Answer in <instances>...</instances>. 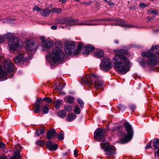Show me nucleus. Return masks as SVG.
Here are the masks:
<instances>
[{
  "mask_svg": "<svg viewBox=\"0 0 159 159\" xmlns=\"http://www.w3.org/2000/svg\"><path fill=\"white\" fill-rule=\"evenodd\" d=\"M113 51L117 56L113 59L114 67L120 74L124 75L130 70L131 67L130 63L125 56L127 51L123 49H116Z\"/></svg>",
  "mask_w": 159,
  "mask_h": 159,
  "instance_id": "obj_1",
  "label": "nucleus"
},
{
  "mask_svg": "<svg viewBox=\"0 0 159 159\" xmlns=\"http://www.w3.org/2000/svg\"><path fill=\"white\" fill-rule=\"evenodd\" d=\"M159 55L157 57L154 54L148 52H143L141 53V55L143 57H147L148 60L146 61L143 59H140L139 60V63L143 67H144L146 64L151 66H154L159 64V52L156 53Z\"/></svg>",
  "mask_w": 159,
  "mask_h": 159,
  "instance_id": "obj_2",
  "label": "nucleus"
},
{
  "mask_svg": "<svg viewBox=\"0 0 159 159\" xmlns=\"http://www.w3.org/2000/svg\"><path fill=\"white\" fill-rule=\"evenodd\" d=\"M65 54L62 50L59 47H56L52 50V52L47 56V60H52L54 63L61 61L64 58Z\"/></svg>",
  "mask_w": 159,
  "mask_h": 159,
  "instance_id": "obj_3",
  "label": "nucleus"
},
{
  "mask_svg": "<svg viewBox=\"0 0 159 159\" xmlns=\"http://www.w3.org/2000/svg\"><path fill=\"white\" fill-rule=\"evenodd\" d=\"M4 38L8 39V47L10 51H15L20 49L19 40L18 38L12 36L10 33L4 34Z\"/></svg>",
  "mask_w": 159,
  "mask_h": 159,
  "instance_id": "obj_4",
  "label": "nucleus"
},
{
  "mask_svg": "<svg viewBox=\"0 0 159 159\" xmlns=\"http://www.w3.org/2000/svg\"><path fill=\"white\" fill-rule=\"evenodd\" d=\"M82 44L79 43L77 47L78 50H75V42L70 41L66 43L64 47L65 51L66 54L68 56H70L73 53L74 55H78L82 48Z\"/></svg>",
  "mask_w": 159,
  "mask_h": 159,
  "instance_id": "obj_5",
  "label": "nucleus"
},
{
  "mask_svg": "<svg viewBox=\"0 0 159 159\" xmlns=\"http://www.w3.org/2000/svg\"><path fill=\"white\" fill-rule=\"evenodd\" d=\"M124 126L127 133H121L119 135V137L120 140L123 143H126L131 139L133 135V131L132 126L129 123H125Z\"/></svg>",
  "mask_w": 159,
  "mask_h": 159,
  "instance_id": "obj_6",
  "label": "nucleus"
},
{
  "mask_svg": "<svg viewBox=\"0 0 159 159\" xmlns=\"http://www.w3.org/2000/svg\"><path fill=\"white\" fill-rule=\"evenodd\" d=\"M83 81L88 85L93 84H94L96 89H98L103 84L102 81L99 80L98 77L94 75H92L90 76H86L85 78L83 79Z\"/></svg>",
  "mask_w": 159,
  "mask_h": 159,
  "instance_id": "obj_7",
  "label": "nucleus"
},
{
  "mask_svg": "<svg viewBox=\"0 0 159 159\" xmlns=\"http://www.w3.org/2000/svg\"><path fill=\"white\" fill-rule=\"evenodd\" d=\"M100 146L102 149L104 150L106 155L111 156L115 153V148L113 146L109 145L107 141H103L100 143Z\"/></svg>",
  "mask_w": 159,
  "mask_h": 159,
  "instance_id": "obj_8",
  "label": "nucleus"
},
{
  "mask_svg": "<svg viewBox=\"0 0 159 159\" xmlns=\"http://www.w3.org/2000/svg\"><path fill=\"white\" fill-rule=\"evenodd\" d=\"M43 100H44L46 102L48 103L52 102V99L49 97H45L43 99L41 98L37 99L35 103V107L34 110L35 113H38L40 111L41 109L40 102H43Z\"/></svg>",
  "mask_w": 159,
  "mask_h": 159,
  "instance_id": "obj_9",
  "label": "nucleus"
},
{
  "mask_svg": "<svg viewBox=\"0 0 159 159\" xmlns=\"http://www.w3.org/2000/svg\"><path fill=\"white\" fill-rule=\"evenodd\" d=\"M114 20L117 22V23L114 24L113 25H118L124 27L125 25V22L123 20L120 19L119 18L115 19L113 18H106L102 19L93 20H91L90 21H110Z\"/></svg>",
  "mask_w": 159,
  "mask_h": 159,
  "instance_id": "obj_10",
  "label": "nucleus"
},
{
  "mask_svg": "<svg viewBox=\"0 0 159 159\" xmlns=\"http://www.w3.org/2000/svg\"><path fill=\"white\" fill-rule=\"evenodd\" d=\"M105 131L101 128H98L96 130L94 133V138L99 142L103 139L105 135Z\"/></svg>",
  "mask_w": 159,
  "mask_h": 159,
  "instance_id": "obj_11",
  "label": "nucleus"
},
{
  "mask_svg": "<svg viewBox=\"0 0 159 159\" xmlns=\"http://www.w3.org/2000/svg\"><path fill=\"white\" fill-rule=\"evenodd\" d=\"M78 21V19H71L69 20H67L66 19V23H67L68 24L70 25H105V24L103 23H99L98 22L97 23H92L90 22H89L87 23H81L80 24H78L77 22Z\"/></svg>",
  "mask_w": 159,
  "mask_h": 159,
  "instance_id": "obj_12",
  "label": "nucleus"
},
{
  "mask_svg": "<svg viewBox=\"0 0 159 159\" xmlns=\"http://www.w3.org/2000/svg\"><path fill=\"white\" fill-rule=\"evenodd\" d=\"M111 63L109 58H104L100 65V67L103 70L107 71L111 67Z\"/></svg>",
  "mask_w": 159,
  "mask_h": 159,
  "instance_id": "obj_13",
  "label": "nucleus"
},
{
  "mask_svg": "<svg viewBox=\"0 0 159 159\" xmlns=\"http://www.w3.org/2000/svg\"><path fill=\"white\" fill-rule=\"evenodd\" d=\"M4 67L7 71L12 72L14 70V65L11 60L6 61L4 64Z\"/></svg>",
  "mask_w": 159,
  "mask_h": 159,
  "instance_id": "obj_14",
  "label": "nucleus"
},
{
  "mask_svg": "<svg viewBox=\"0 0 159 159\" xmlns=\"http://www.w3.org/2000/svg\"><path fill=\"white\" fill-rule=\"evenodd\" d=\"M26 49L28 51H32L35 49L34 43L32 40L28 41L26 42Z\"/></svg>",
  "mask_w": 159,
  "mask_h": 159,
  "instance_id": "obj_15",
  "label": "nucleus"
},
{
  "mask_svg": "<svg viewBox=\"0 0 159 159\" xmlns=\"http://www.w3.org/2000/svg\"><path fill=\"white\" fill-rule=\"evenodd\" d=\"M48 149L51 151H55L57 148V145L53 144L51 141H48L46 145Z\"/></svg>",
  "mask_w": 159,
  "mask_h": 159,
  "instance_id": "obj_16",
  "label": "nucleus"
},
{
  "mask_svg": "<svg viewBox=\"0 0 159 159\" xmlns=\"http://www.w3.org/2000/svg\"><path fill=\"white\" fill-rule=\"evenodd\" d=\"M20 150L19 149H17L14 151L13 153V156L10 157V159H21V156L20 155Z\"/></svg>",
  "mask_w": 159,
  "mask_h": 159,
  "instance_id": "obj_17",
  "label": "nucleus"
},
{
  "mask_svg": "<svg viewBox=\"0 0 159 159\" xmlns=\"http://www.w3.org/2000/svg\"><path fill=\"white\" fill-rule=\"evenodd\" d=\"M56 133V131L54 129H50L47 133V138L49 139L53 137Z\"/></svg>",
  "mask_w": 159,
  "mask_h": 159,
  "instance_id": "obj_18",
  "label": "nucleus"
},
{
  "mask_svg": "<svg viewBox=\"0 0 159 159\" xmlns=\"http://www.w3.org/2000/svg\"><path fill=\"white\" fill-rule=\"evenodd\" d=\"M76 115L73 113H69L66 117L67 120L69 121L74 120L76 117Z\"/></svg>",
  "mask_w": 159,
  "mask_h": 159,
  "instance_id": "obj_19",
  "label": "nucleus"
},
{
  "mask_svg": "<svg viewBox=\"0 0 159 159\" xmlns=\"http://www.w3.org/2000/svg\"><path fill=\"white\" fill-rule=\"evenodd\" d=\"M94 47L91 46L89 44H88L85 47V49L87 51H86L85 53L88 55L89 54L90 52H92L94 51Z\"/></svg>",
  "mask_w": 159,
  "mask_h": 159,
  "instance_id": "obj_20",
  "label": "nucleus"
},
{
  "mask_svg": "<svg viewBox=\"0 0 159 159\" xmlns=\"http://www.w3.org/2000/svg\"><path fill=\"white\" fill-rule=\"evenodd\" d=\"M94 55L96 56L99 58H100L103 57L104 54L103 52L98 51L94 52L93 53Z\"/></svg>",
  "mask_w": 159,
  "mask_h": 159,
  "instance_id": "obj_21",
  "label": "nucleus"
},
{
  "mask_svg": "<svg viewBox=\"0 0 159 159\" xmlns=\"http://www.w3.org/2000/svg\"><path fill=\"white\" fill-rule=\"evenodd\" d=\"M155 141L153 142V144L155 150L157 149L159 151V139H155Z\"/></svg>",
  "mask_w": 159,
  "mask_h": 159,
  "instance_id": "obj_22",
  "label": "nucleus"
},
{
  "mask_svg": "<svg viewBox=\"0 0 159 159\" xmlns=\"http://www.w3.org/2000/svg\"><path fill=\"white\" fill-rule=\"evenodd\" d=\"M24 56L23 55L20 54L17 57L14 58V60L16 63H19L22 60Z\"/></svg>",
  "mask_w": 159,
  "mask_h": 159,
  "instance_id": "obj_23",
  "label": "nucleus"
},
{
  "mask_svg": "<svg viewBox=\"0 0 159 159\" xmlns=\"http://www.w3.org/2000/svg\"><path fill=\"white\" fill-rule=\"evenodd\" d=\"M53 45V43L52 40H50L47 42L43 45L44 48H48L52 47Z\"/></svg>",
  "mask_w": 159,
  "mask_h": 159,
  "instance_id": "obj_24",
  "label": "nucleus"
},
{
  "mask_svg": "<svg viewBox=\"0 0 159 159\" xmlns=\"http://www.w3.org/2000/svg\"><path fill=\"white\" fill-rule=\"evenodd\" d=\"M61 103L62 101L61 100L59 99L57 100L54 102V106L56 109H59Z\"/></svg>",
  "mask_w": 159,
  "mask_h": 159,
  "instance_id": "obj_25",
  "label": "nucleus"
},
{
  "mask_svg": "<svg viewBox=\"0 0 159 159\" xmlns=\"http://www.w3.org/2000/svg\"><path fill=\"white\" fill-rule=\"evenodd\" d=\"M57 115L60 117L63 118H64L66 115V113L63 110H62L58 111L57 113Z\"/></svg>",
  "mask_w": 159,
  "mask_h": 159,
  "instance_id": "obj_26",
  "label": "nucleus"
},
{
  "mask_svg": "<svg viewBox=\"0 0 159 159\" xmlns=\"http://www.w3.org/2000/svg\"><path fill=\"white\" fill-rule=\"evenodd\" d=\"M44 133L45 131L43 128H39L36 131V134L38 136H39L40 134H43Z\"/></svg>",
  "mask_w": 159,
  "mask_h": 159,
  "instance_id": "obj_27",
  "label": "nucleus"
},
{
  "mask_svg": "<svg viewBox=\"0 0 159 159\" xmlns=\"http://www.w3.org/2000/svg\"><path fill=\"white\" fill-rule=\"evenodd\" d=\"M51 13H57V14H60L62 12L61 10L59 8H54L50 10Z\"/></svg>",
  "mask_w": 159,
  "mask_h": 159,
  "instance_id": "obj_28",
  "label": "nucleus"
},
{
  "mask_svg": "<svg viewBox=\"0 0 159 159\" xmlns=\"http://www.w3.org/2000/svg\"><path fill=\"white\" fill-rule=\"evenodd\" d=\"M66 18L56 19L55 20L57 24L64 23H66Z\"/></svg>",
  "mask_w": 159,
  "mask_h": 159,
  "instance_id": "obj_29",
  "label": "nucleus"
},
{
  "mask_svg": "<svg viewBox=\"0 0 159 159\" xmlns=\"http://www.w3.org/2000/svg\"><path fill=\"white\" fill-rule=\"evenodd\" d=\"M50 12V10L46 9L43 10V12L41 13V15L42 16H48Z\"/></svg>",
  "mask_w": 159,
  "mask_h": 159,
  "instance_id": "obj_30",
  "label": "nucleus"
},
{
  "mask_svg": "<svg viewBox=\"0 0 159 159\" xmlns=\"http://www.w3.org/2000/svg\"><path fill=\"white\" fill-rule=\"evenodd\" d=\"M42 109L43 113L47 114L48 113L49 109L47 104H45L43 106L42 108Z\"/></svg>",
  "mask_w": 159,
  "mask_h": 159,
  "instance_id": "obj_31",
  "label": "nucleus"
},
{
  "mask_svg": "<svg viewBox=\"0 0 159 159\" xmlns=\"http://www.w3.org/2000/svg\"><path fill=\"white\" fill-rule=\"evenodd\" d=\"M67 102L69 103H72L75 100L74 97L71 96H68L66 98Z\"/></svg>",
  "mask_w": 159,
  "mask_h": 159,
  "instance_id": "obj_32",
  "label": "nucleus"
},
{
  "mask_svg": "<svg viewBox=\"0 0 159 159\" xmlns=\"http://www.w3.org/2000/svg\"><path fill=\"white\" fill-rule=\"evenodd\" d=\"M6 74V72L2 70L1 65H0V77L5 76Z\"/></svg>",
  "mask_w": 159,
  "mask_h": 159,
  "instance_id": "obj_33",
  "label": "nucleus"
},
{
  "mask_svg": "<svg viewBox=\"0 0 159 159\" xmlns=\"http://www.w3.org/2000/svg\"><path fill=\"white\" fill-rule=\"evenodd\" d=\"M36 144L41 146L44 145L45 143L43 140H39L36 142Z\"/></svg>",
  "mask_w": 159,
  "mask_h": 159,
  "instance_id": "obj_34",
  "label": "nucleus"
},
{
  "mask_svg": "<svg viewBox=\"0 0 159 159\" xmlns=\"http://www.w3.org/2000/svg\"><path fill=\"white\" fill-rule=\"evenodd\" d=\"M77 102L80 105L81 108H83L84 106V102L81 99H78L77 100Z\"/></svg>",
  "mask_w": 159,
  "mask_h": 159,
  "instance_id": "obj_35",
  "label": "nucleus"
},
{
  "mask_svg": "<svg viewBox=\"0 0 159 159\" xmlns=\"http://www.w3.org/2000/svg\"><path fill=\"white\" fill-rule=\"evenodd\" d=\"M74 112L75 113H76V114H80V109L76 105L75 106V107L74 109Z\"/></svg>",
  "mask_w": 159,
  "mask_h": 159,
  "instance_id": "obj_36",
  "label": "nucleus"
},
{
  "mask_svg": "<svg viewBox=\"0 0 159 159\" xmlns=\"http://www.w3.org/2000/svg\"><path fill=\"white\" fill-rule=\"evenodd\" d=\"M58 139L59 140H63L64 138V134L61 133H59L58 134Z\"/></svg>",
  "mask_w": 159,
  "mask_h": 159,
  "instance_id": "obj_37",
  "label": "nucleus"
},
{
  "mask_svg": "<svg viewBox=\"0 0 159 159\" xmlns=\"http://www.w3.org/2000/svg\"><path fill=\"white\" fill-rule=\"evenodd\" d=\"M64 108L68 111H70L72 110V107L69 105H66Z\"/></svg>",
  "mask_w": 159,
  "mask_h": 159,
  "instance_id": "obj_38",
  "label": "nucleus"
},
{
  "mask_svg": "<svg viewBox=\"0 0 159 159\" xmlns=\"http://www.w3.org/2000/svg\"><path fill=\"white\" fill-rule=\"evenodd\" d=\"M155 159H159V151L157 150L154 152Z\"/></svg>",
  "mask_w": 159,
  "mask_h": 159,
  "instance_id": "obj_39",
  "label": "nucleus"
},
{
  "mask_svg": "<svg viewBox=\"0 0 159 159\" xmlns=\"http://www.w3.org/2000/svg\"><path fill=\"white\" fill-rule=\"evenodd\" d=\"M129 107L132 110H134L136 108V106L133 104H130L129 105Z\"/></svg>",
  "mask_w": 159,
  "mask_h": 159,
  "instance_id": "obj_40",
  "label": "nucleus"
},
{
  "mask_svg": "<svg viewBox=\"0 0 159 159\" xmlns=\"http://www.w3.org/2000/svg\"><path fill=\"white\" fill-rule=\"evenodd\" d=\"M64 87V86H62V84H60L59 85L56 86V89L59 90H61L63 89Z\"/></svg>",
  "mask_w": 159,
  "mask_h": 159,
  "instance_id": "obj_41",
  "label": "nucleus"
},
{
  "mask_svg": "<svg viewBox=\"0 0 159 159\" xmlns=\"http://www.w3.org/2000/svg\"><path fill=\"white\" fill-rule=\"evenodd\" d=\"M120 110H121L122 111H123L124 109H125L126 108V107L125 106L122 105L120 104L118 106Z\"/></svg>",
  "mask_w": 159,
  "mask_h": 159,
  "instance_id": "obj_42",
  "label": "nucleus"
},
{
  "mask_svg": "<svg viewBox=\"0 0 159 159\" xmlns=\"http://www.w3.org/2000/svg\"><path fill=\"white\" fill-rule=\"evenodd\" d=\"M124 27L129 28H131L135 27V26L134 25H132L126 24L125 23V25Z\"/></svg>",
  "mask_w": 159,
  "mask_h": 159,
  "instance_id": "obj_43",
  "label": "nucleus"
},
{
  "mask_svg": "<svg viewBox=\"0 0 159 159\" xmlns=\"http://www.w3.org/2000/svg\"><path fill=\"white\" fill-rule=\"evenodd\" d=\"M5 39L6 38H4V35L3 36L0 35V43L3 42Z\"/></svg>",
  "mask_w": 159,
  "mask_h": 159,
  "instance_id": "obj_44",
  "label": "nucleus"
},
{
  "mask_svg": "<svg viewBox=\"0 0 159 159\" xmlns=\"http://www.w3.org/2000/svg\"><path fill=\"white\" fill-rule=\"evenodd\" d=\"M70 149H68L67 150V151L66 152L64 153H63V154H62V156H63V157H65V156H66V155L69 154L70 153Z\"/></svg>",
  "mask_w": 159,
  "mask_h": 159,
  "instance_id": "obj_45",
  "label": "nucleus"
},
{
  "mask_svg": "<svg viewBox=\"0 0 159 159\" xmlns=\"http://www.w3.org/2000/svg\"><path fill=\"white\" fill-rule=\"evenodd\" d=\"M152 144V141H150L148 143L147 145L145 148L146 149H148L151 147V145Z\"/></svg>",
  "mask_w": 159,
  "mask_h": 159,
  "instance_id": "obj_46",
  "label": "nucleus"
},
{
  "mask_svg": "<svg viewBox=\"0 0 159 159\" xmlns=\"http://www.w3.org/2000/svg\"><path fill=\"white\" fill-rule=\"evenodd\" d=\"M33 9L34 10H35L38 11H40V8L38 6H35L33 8Z\"/></svg>",
  "mask_w": 159,
  "mask_h": 159,
  "instance_id": "obj_47",
  "label": "nucleus"
},
{
  "mask_svg": "<svg viewBox=\"0 0 159 159\" xmlns=\"http://www.w3.org/2000/svg\"><path fill=\"white\" fill-rule=\"evenodd\" d=\"M5 147V144L2 142L0 141V148H4Z\"/></svg>",
  "mask_w": 159,
  "mask_h": 159,
  "instance_id": "obj_48",
  "label": "nucleus"
},
{
  "mask_svg": "<svg viewBox=\"0 0 159 159\" xmlns=\"http://www.w3.org/2000/svg\"><path fill=\"white\" fill-rule=\"evenodd\" d=\"M147 5L144 3H140L139 5V6L140 7L143 8H144L147 7Z\"/></svg>",
  "mask_w": 159,
  "mask_h": 159,
  "instance_id": "obj_49",
  "label": "nucleus"
},
{
  "mask_svg": "<svg viewBox=\"0 0 159 159\" xmlns=\"http://www.w3.org/2000/svg\"><path fill=\"white\" fill-rule=\"evenodd\" d=\"M0 159H7L6 156L3 154L0 156Z\"/></svg>",
  "mask_w": 159,
  "mask_h": 159,
  "instance_id": "obj_50",
  "label": "nucleus"
},
{
  "mask_svg": "<svg viewBox=\"0 0 159 159\" xmlns=\"http://www.w3.org/2000/svg\"><path fill=\"white\" fill-rule=\"evenodd\" d=\"M151 12L155 14H158V11L157 10H154L152 11H151Z\"/></svg>",
  "mask_w": 159,
  "mask_h": 159,
  "instance_id": "obj_51",
  "label": "nucleus"
},
{
  "mask_svg": "<svg viewBox=\"0 0 159 159\" xmlns=\"http://www.w3.org/2000/svg\"><path fill=\"white\" fill-rule=\"evenodd\" d=\"M74 155L77 157L78 156V152L76 149H75L74 151Z\"/></svg>",
  "mask_w": 159,
  "mask_h": 159,
  "instance_id": "obj_52",
  "label": "nucleus"
},
{
  "mask_svg": "<svg viewBox=\"0 0 159 159\" xmlns=\"http://www.w3.org/2000/svg\"><path fill=\"white\" fill-rule=\"evenodd\" d=\"M159 48V46L158 45L154 46H152V48H151V49H157Z\"/></svg>",
  "mask_w": 159,
  "mask_h": 159,
  "instance_id": "obj_53",
  "label": "nucleus"
},
{
  "mask_svg": "<svg viewBox=\"0 0 159 159\" xmlns=\"http://www.w3.org/2000/svg\"><path fill=\"white\" fill-rule=\"evenodd\" d=\"M57 27L55 25H53L51 27V28L53 30H56L57 29Z\"/></svg>",
  "mask_w": 159,
  "mask_h": 159,
  "instance_id": "obj_54",
  "label": "nucleus"
},
{
  "mask_svg": "<svg viewBox=\"0 0 159 159\" xmlns=\"http://www.w3.org/2000/svg\"><path fill=\"white\" fill-rule=\"evenodd\" d=\"M108 4L110 6H112L113 5H114V3L112 2H108Z\"/></svg>",
  "mask_w": 159,
  "mask_h": 159,
  "instance_id": "obj_55",
  "label": "nucleus"
},
{
  "mask_svg": "<svg viewBox=\"0 0 159 159\" xmlns=\"http://www.w3.org/2000/svg\"><path fill=\"white\" fill-rule=\"evenodd\" d=\"M41 40L43 42H45V38L44 37H42L41 38Z\"/></svg>",
  "mask_w": 159,
  "mask_h": 159,
  "instance_id": "obj_56",
  "label": "nucleus"
},
{
  "mask_svg": "<svg viewBox=\"0 0 159 159\" xmlns=\"http://www.w3.org/2000/svg\"><path fill=\"white\" fill-rule=\"evenodd\" d=\"M59 2H61L63 3H65L66 2V0H59Z\"/></svg>",
  "mask_w": 159,
  "mask_h": 159,
  "instance_id": "obj_57",
  "label": "nucleus"
},
{
  "mask_svg": "<svg viewBox=\"0 0 159 159\" xmlns=\"http://www.w3.org/2000/svg\"><path fill=\"white\" fill-rule=\"evenodd\" d=\"M114 42L116 44H117L118 43V41L117 40H115Z\"/></svg>",
  "mask_w": 159,
  "mask_h": 159,
  "instance_id": "obj_58",
  "label": "nucleus"
},
{
  "mask_svg": "<svg viewBox=\"0 0 159 159\" xmlns=\"http://www.w3.org/2000/svg\"><path fill=\"white\" fill-rule=\"evenodd\" d=\"M103 0L104 1L107 2V3H108V1L107 0Z\"/></svg>",
  "mask_w": 159,
  "mask_h": 159,
  "instance_id": "obj_59",
  "label": "nucleus"
},
{
  "mask_svg": "<svg viewBox=\"0 0 159 159\" xmlns=\"http://www.w3.org/2000/svg\"><path fill=\"white\" fill-rule=\"evenodd\" d=\"M151 19H152V18H150V19H149V20H151Z\"/></svg>",
  "mask_w": 159,
  "mask_h": 159,
  "instance_id": "obj_60",
  "label": "nucleus"
},
{
  "mask_svg": "<svg viewBox=\"0 0 159 159\" xmlns=\"http://www.w3.org/2000/svg\"><path fill=\"white\" fill-rule=\"evenodd\" d=\"M148 18L149 19V16H148Z\"/></svg>",
  "mask_w": 159,
  "mask_h": 159,
  "instance_id": "obj_61",
  "label": "nucleus"
}]
</instances>
